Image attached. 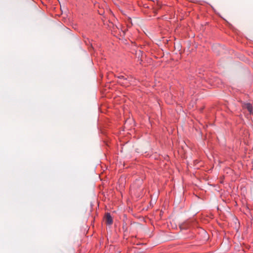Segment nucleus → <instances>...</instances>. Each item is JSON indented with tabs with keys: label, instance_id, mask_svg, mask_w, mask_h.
<instances>
[{
	"label": "nucleus",
	"instance_id": "obj_3",
	"mask_svg": "<svg viewBox=\"0 0 253 253\" xmlns=\"http://www.w3.org/2000/svg\"><path fill=\"white\" fill-rule=\"evenodd\" d=\"M120 79H124V77L123 76H121L119 77Z\"/></svg>",
	"mask_w": 253,
	"mask_h": 253
},
{
	"label": "nucleus",
	"instance_id": "obj_2",
	"mask_svg": "<svg viewBox=\"0 0 253 253\" xmlns=\"http://www.w3.org/2000/svg\"><path fill=\"white\" fill-rule=\"evenodd\" d=\"M105 220L107 224L110 225L113 223L112 218L109 213H107L105 216Z\"/></svg>",
	"mask_w": 253,
	"mask_h": 253
},
{
	"label": "nucleus",
	"instance_id": "obj_1",
	"mask_svg": "<svg viewBox=\"0 0 253 253\" xmlns=\"http://www.w3.org/2000/svg\"><path fill=\"white\" fill-rule=\"evenodd\" d=\"M243 107L247 109L251 114L253 115V107L251 103H244L243 105Z\"/></svg>",
	"mask_w": 253,
	"mask_h": 253
},
{
	"label": "nucleus",
	"instance_id": "obj_4",
	"mask_svg": "<svg viewBox=\"0 0 253 253\" xmlns=\"http://www.w3.org/2000/svg\"><path fill=\"white\" fill-rule=\"evenodd\" d=\"M126 80H127L126 79H124V81H125V82H126Z\"/></svg>",
	"mask_w": 253,
	"mask_h": 253
}]
</instances>
